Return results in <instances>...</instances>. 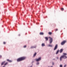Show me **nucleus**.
Listing matches in <instances>:
<instances>
[{
  "label": "nucleus",
  "mask_w": 67,
  "mask_h": 67,
  "mask_svg": "<svg viewBox=\"0 0 67 67\" xmlns=\"http://www.w3.org/2000/svg\"><path fill=\"white\" fill-rule=\"evenodd\" d=\"M63 55L60 58V60H62V58H64V59H66L67 58V57L66 56L67 55V53H63Z\"/></svg>",
  "instance_id": "nucleus-1"
},
{
  "label": "nucleus",
  "mask_w": 67,
  "mask_h": 67,
  "mask_svg": "<svg viewBox=\"0 0 67 67\" xmlns=\"http://www.w3.org/2000/svg\"><path fill=\"white\" fill-rule=\"evenodd\" d=\"M25 59H26V57H21L17 59V61L18 62H21V61H22Z\"/></svg>",
  "instance_id": "nucleus-2"
},
{
  "label": "nucleus",
  "mask_w": 67,
  "mask_h": 67,
  "mask_svg": "<svg viewBox=\"0 0 67 67\" xmlns=\"http://www.w3.org/2000/svg\"><path fill=\"white\" fill-rule=\"evenodd\" d=\"M49 43L50 44H52V42H53V38L51 37H49Z\"/></svg>",
  "instance_id": "nucleus-3"
},
{
  "label": "nucleus",
  "mask_w": 67,
  "mask_h": 67,
  "mask_svg": "<svg viewBox=\"0 0 67 67\" xmlns=\"http://www.w3.org/2000/svg\"><path fill=\"white\" fill-rule=\"evenodd\" d=\"M66 42H67L66 40H64L61 42V44L62 45H64V44H65V43H66Z\"/></svg>",
  "instance_id": "nucleus-4"
},
{
  "label": "nucleus",
  "mask_w": 67,
  "mask_h": 67,
  "mask_svg": "<svg viewBox=\"0 0 67 67\" xmlns=\"http://www.w3.org/2000/svg\"><path fill=\"white\" fill-rule=\"evenodd\" d=\"M58 47V44H56L54 48V51H55V50H56V49H57Z\"/></svg>",
  "instance_id": "nucleus-5"
},
{
  "label": "nucleus",
  "mask_w": 67,
  "mask_h": 67,
  "mask_svg": "<svg viewBox=\"0 0 67 67\" xmlns=\"http://www.w3.org/2000/svg\"><path fill=\"white\" fill-rule=\"evenodd\" d=\"M41 60V57L39 58L38 59H36V60L37 62H39V61Z\"/></svg>",
  "instance_id": "nucleus-6"
},
{
  "label": "nucleus",
  "mask_w": 67,
  "mask_h": 67,
  "mask_svg": "<svg viewBox=\"0 0 67 67\" xmlns=\"http://www.w3.org/2000/svg\"><path fill=\"white\" fill-rule=\"evenodd\" d=\"M63 49H60V53H62V52H63Z\"/></svg>",
  "instance_id": "nucleus-7"
},
{
  "label": "nucleus",
  "mask_w": 67,
  "mask_h": 67,
  "mask_svg": "<svg viewBox=\"0 0 67 67\" xmlns=\"http://www.w3.org/2000/svg\"><path fill=\"white\" fill-rule=\"evenodd\" d=\"M45 39L46 40V41H47L48 40V38L47 37H46L45 38Z\"/></svg>",
  "instance_id": "nucleus-8"
},
{
  "label": "nucleus",
  "mask_w": 67,
  "mask_h": 67,
  "mask_svg": "<svg viewBox=\"0 0 67 67\" xmlns=\"http://www.w3.org/2000/svg\"><path fill=\"white\" fill-rule=\"evenodd\" d=\"M7 60L8 61V62H10V63H11V62H12V61H11V60H10L9 59H7Z\"/></svg>",
  "instance_id": "nucleus-9"
},
{
  "label": "nucleus",
  "mask_w": 67,
  "mask_h": 67,
  "mask_svg": "<svg viewBox=\"0 0 67 67\" xmlns=\"http://www.w3.org/2000/svg\"><path fill=\"white\" fill-rule=\"evenodd\" d=\"M5 62L4 61L2 63L1 65H3L5 64Z\"/></svg>",
  "instance_id": "nucleus-10"
},
{
  "label": "nucleus",
  "mask_w": 67,
  "mask_h": 67,
  "mask_svg": "<svg viewBox=\"0 0 67 67\" xmlns=\"http://www.w3.org/2000/svg\"><path fill=\"white\" fill-rule=\"evenodd\" d=\"M48 46L49 47H52L53 46L52 44H49L48 45Z\"/></svg>",
  "instance_id": "nucleus-11"
},
{
  "label": "nucleus",
  "mask_w": 67,
  "mask_h": 67,
  "mask_svg": "<svg viewBox=\"0 0 67 67\" xmlns=\"http://www.w3.org/2000/svg\"><path fill=\"white\" fill-rule=\"evenodd\" d=\"M37 53H35L33 57H35V56L36 55Z\"/></svg>",
  "instance_id": "nucleus-12"
},
{
  "label": "nucleus",
  "mask_w": 67,
  "mask_h": 67,
  "mask_svg": "<svg viewBox=\"0 0 67 67\" xmlns=\"http://www.w3.org/2000/svg\"><path fill=\"white\" fill-rule=\"evenodd\" d=\"M40 35H43L44 34V33L43 32H41L40 33Z\"/></svg>",
  "instance_id": "nucleus-13"
},
{
  "label": "nucleus",
  "mask_w": 67,
  "mask_h": 67,
  "mask_svg": "<svg viewBox=\"0 0 67 67\" xmlns=\"http://www.w3.org/2000/svg\"><path fill=\"white\" fill-rule=\"evenodd\" d=\"M42 46H45V44L44 43H42Z\"/></svg>",
  "instance_id": "nucleus-14"
},
{
  "label": "nucleus",
  "mask_w": 67,
  "mask_h": 67,
  "mask_svg": "<svg viewBox=\"0 0 67 67\" xmlns=\"http://www.w3.org/2000/svg\"><path fill=\"white\" fill-rule=\"evenodd\" d=\"M59 52V50H58L57 52L56 53V54H58V53Z\"/></svg>",
  "instance_id": "nucleus-15"
},
{
  "label": "nucleus",
  "mask_w": 67,
  "mask_h": 67,
  "mask_svg": "<svg viewBox=\"0 0 67 67\" xmlns=\"http://www.w3.org/2000/svg\"><path fill=\"white\" fill-rule=\"evenodd\" d=\"M61 10L62 11H64V8H61Z\"/></svg>",
  "instance_id": "nucleus-16"
},
{
  "label": "nucleus",
  "mask_w": 67,
  "mask_h": 67,
  "mask_svg": "<svg viewBox=\"0 0 67 67\" xmlns=\"http://www.w3.org/2000/svg\"><path fill=\"white\" fill-rule=\"evenodd\" d=\"M48 34L49 35H51V34H52V32H49Z\"/></svg>",
  "instance_id": "nucleus-17"
},
{
  "label": "nucleus",
  "mask_w": 67,
  "mask_h": 67,
  "mask_svg": "<svg viewBox=\"0 0 67 67\" xmlns=\"http://www.w3.org/2000/svg\"><path fill=\"white\" fill-rule=\"evenodd\" d=\"M7 64H8V63H6L5 64H4V65H7Z\"/></svg>",
  "instance_id": "nucleus-18"
},
{
  "label": "nucleus",
  "mask_w": 67,
  "mask_h": 67,
  "mask_svg": "<svg viewBox=\"0 0 67 67\" xmlns=\"http://www.w3.org/2000/svg\"><path fill=\"white\" fill-rule=\"evenodd\" d=\"M36 46H34V48H36Z\"/></svg>",
  "instance_id": "nucleus-19"
},
{
  "label": "nucleus",
  "mask_w": 67,
  "mask_h": 67,
  "mask_svg": "<svg viewBox=\"0 0 67 67\" xmlns=\"http://www.w3.org/2000/svg\"><path fill=\"white\" fill-rule=\"evenodd\" d=\"M31 48H34V46H32L31 47Z\"/></svg>",
  "instance_id": "nucleus-20"
},
{
  "label": "nucleus",
  "mask_w": 67,
  "mask_h": 67,
  "mask_svg": "<svg viewBox=\"0 0 67 67\" xmlns=\"http://www.w3.org/2000/svg\"><path fill=\"white\" fill-rule=\"evenodd\" d=\"M3 44H6V42H4Z\"/></svg>",
  "instance_id": "nucleus-21"
},
{
  "label": "nucleus",
  "mask_w": 67,
  "mask_h": 67,
  "mask_svg": "<svg viewBox=\"0 0 67 67\" xmlns=\"http://www.w3.org/2000/svg\"><path fill=\"white\" fill-rule=\"evenodd\" d=\"M26 47V46H24V48H25Z\"/></svg>",
  "instance_id": "nucleus-22"
},
{
  "label": "nucleus",
  "mask_w": 67,
  "mask_h": 67,
  "mask_svg": "<svg viewBox=\"0 0 67 67\" xmlns=\"http://www.w3.org/2000/svg\"><path fill=\"white\" fill-rule=\"evenodd\" d=\"M39 64V63L38 62V63H37V64L38 65V64Z\"/></svg>",
  "instance_id": "nucleus-23"
},
{
  "label": "nucleus",
  "mask_w": 67,
  "mask_h": 67,
  "mask_svg": "<svg viewBox=\"0 0 67 67\" xmlns=\"http://www.w3.org/2000/svg\"><path fill=\"white\" fill-rule=\"evenodd\" d=\"M60 67H63V66L62 65H60Z\"/></svg>",
  "instance_id": "nucleus-24"
},
{
  "label": "nucleus",
  "mask_w": 67,
  "mask_h": 67,
  "mask_svg": "<svg viewBox=\"0 0 67 67\" xmlns=\"http://www.w3.org/2000/svg\"><path fill=\"white\" fill-rule=\"evenodd\" d=\"M58 30V29H56L55 30V31H57Z\"/></svg>",
  "instance_id": "nucleus-25"
},
{
  "label": "nucleus",
  "mask_w": 67,
  "mask_h": 67,
  "mask_svg": "<svg viewBox=\"0 0 67 67\" xmlns=\"http://www.w3.org/2000/svg\"><path fill=\"white\" fill-rule=\"evenodd\" d=\"M66 65H64V67H66Z\"/></svg>",
  "instance_id": "nucleus-26"
},
{
  "label": "nucleus",
  "mask_w": 67,
  "mask_h": 67,
  "mask_svg": "<svg viewBox=\"0 0 67 67\" xmlns=\"http://www.w3.org/2000/svg\"><path fill=\"white\" fill-rule=\"evenodd\" d=\"M57 59H58V57H57Z\"/></svg>",
  "instance_id": "nucleus-27"
},
{
  "label": "nucleus",
  "mask_w": 67,
  "mask_h": 67,
  "mask_svg": "<svg viewBox=\"0 0 67 67\" xmlns=\"http://www.w3.org/2000/svg\"><path fill=\"white\" fill-rule=\"evenodd\" d=\"M54 63H52V65H54Z\"/></svg>",
  "instance_id": "nucleus-28"
},
{
  "label": "nucleus",
  "mask_w": 67,
  "mask_h": 67,
  "mask_svg": "<svg viewBox=\"0 0 67 67\" xmlns=\"http://www.w3.org/2000/svg\"><path fill=\"white\" fill-rule=\"evenodd\" d=\"M1 56L0 55V58H1Z\"/></svg>",
  "instance_id": "nucleus-29"
},
{
  "label": "nucleus",
  "mask_w": 67,
  "mask_h": 67,
  "mask_svg": "<svg viewBox=\"0 0 67 67\" xmlns=\"http://www.w3.org/2000/svg\"><path fill=\"white\" fill-rule=\"evenodd\" d=\"M19 36H20V35H19Z\"/></svg>",
  "instance_id": "nucleus-30"
}]
</instances>
